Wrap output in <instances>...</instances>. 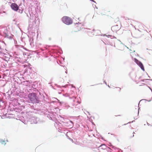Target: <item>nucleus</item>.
<instances>
[{
  "label": "nucleus",
  "instance_id": "nucleus-1",
  "mask_svg": "<svg viewBox=\"0 0 152 152\" xmlns=\"http://www.w3.org/2000/svg\"><path fill=\"white\" fill-rule=\"evenodd\" d=\"M62 22L64 24L66 25H70L73 23V20L70 17L64 16H63L61 19Z\"/></svg>",
  "mask_w": 152,
  "mask_h": 152
},
{
  "label": "nucleus",
  "instance_id": "nucleus-2",
  "mask_svg": "<svg viewBox=\"0 0 152 152\" xmlns=\"http://www.w3.org/2000/svg\"><path fill=\"white\" fill-rule=\"evenodd\" d=\"M28 97L30 100L33 102H34L37 101L35 94L34 93H31L29 94Z\"/></svg>",
  "mask_w": 152,
  "mask_h": 152
},
{
  "label": "nucleus",
  "instance_id": "nucleus-3",
  "mask_svg": "<svg viewBox=\"0 0 152 152\" xmlns=\"http://www.w3.org/2000/svg\"><path fill=\"white\" fill-rule=\"evenodd\" d=\"M12 9L14 11H17L19 9V7L15 3H12L11 5Z\"/></svg>",
  "mask_w": 152,
  "mask_h": 152
},
{
  "label": "nucleus",
  "instance_id": "nucleus-4",
  "mask_svg": "<svg viewBox=\"0 0 152 152\" xmlns=\"http://www.w3.org/2000/svg\"><path fill=\"white\" fill-rule=\"evenodd\" d=\"M120 27L117 25H116L113 26L111 27L112 30L113 32H116L117 31H118L120 29Z\"/></svg>",
  "mask_w": 152,
  "mask_h": 152
},
{
  "label": "nucleus",
  "instance_id": "nucleus-5",
  "mask_svg": "<svg viewBox=\"0 0 152 152\" xmlns=\"http://www.w3.org/2000/svg\"><path fill=\"white\" fill-rule=\"evenodd\" d=\"M141 69L143 71H145L144 67L142 63L140 62L138 64Z\"/></svg>",
  "mask_w": 152,
  "mask_h": 152
},
{
  "label": "nucleus",
  "instance_id": "nucleus-6",
  "mask_svg": "<svg viewBox=\"0 0 152 152\" xmlns=\"http://www.w3.org/2000/svg\"><path fill=\"white\" fill-rule=\"evenodd\" d=\"M7 141L6 140L1 139H0V143L3 145H5L6 144Z\"/></svg>",
  "mask_w": 152,
  "mask_h": 152
},
{
  "label": "nucleus",
  "instance_id": "nucleus-7",
  "mask_svg": "<svg viewBox=\"0 0 152 152\" xmlns=\"http://www.w3.org/2000/svg\"><path fill=\"white\" fill-rule=\"evenodd\" d=\"M104 146L103 145L100 146L99 148V150L100 152H104V149L102 148Z\"/></svg>",
  "mask_w": 152,
  "mask_h": 152
},
{
  "label": "nucleus",
  "instance_id": "nucleus-8",
  "mask_svg": "<svg viewBox=\"0 0 152 152\" xmlns=\"http://www.w3.org/2000/svg\"><path fill=\"white\" fill-rule=\"evenodd\" d=\"M134 61L137 64H138L140 62L138 60H137L136 58H134Z\"/></svg>",
  "mask_w": 152,
  "mask_h": 152
},
{
  "label": "nucleus",
  "instance_id": "nucleus-9",
  "mask_svg": "<svg viewBox=\"0 0 152 152\" xmlns=\"http://www.w3.org/2000/svg\"><path fill=\"white\" fill-rule=\"evenodd\" d=\"M23 12V10H19V11H18V12L20 13H21Z\"/></svg>",
  "mask_w": 152,
  "mask_h": 152
},
{
  "label": "nucleus",
  "instance_id": "nucleus-10",
  "mask_svg": "<svg viewBox=\"0 0 152 152\" xmlns=\"http://www.w3.org/2000/svg\"><path fill=\"white\" fill-rule=\"evenodd\" d=\"M96 8V9H98L97 7H96V6H95V9Z\"/></svg>",
  "mask_w": 152,
  "mask_h": 152
},
{
  "label": "nucleus",
  "instance_id": "nucleus-11",
  "mask_svg": "<svg viewBox=\"0 0 152 152\" xmlns=\"http://www.w3.org/2000/svg\"><path fill=\"white\" fill-rule=\"evenodd\" d=\"M90 1L94 2H95L93 0H90Z\"/></svg>",
  "mask_w": 152,
  "mask_h": 152
},
{
  "label": "nucleus",
  "instance_id": "nucleus-12",
  "mask_svg": "<svg viewBox=\"0 0 152 152\" xmlns=\"http://www.w3.org/2000/svg\"><path fill=\"white\" fill-rule=\"evenodd\" d=\"M118 127H120V126H117V128H118Z\"/></svg>",
  "mask_w": 152,
  "mask_h": 152
},
{
  "label": "nucleus",
  "instance_id": "nucleus-13",
  "mask_svg": "<svg viewBox=\"0 0 152 152\" xmlns=\"http://www.w3.org/2000/svg\"><path fill=\"white\" fill-rule=\"evenodd\" d=\"M70 122L72 124V122L71 121H70Z\"/></svg>",
  "mask_w": 152,
  "mask_h": 152
}]
</instances>
